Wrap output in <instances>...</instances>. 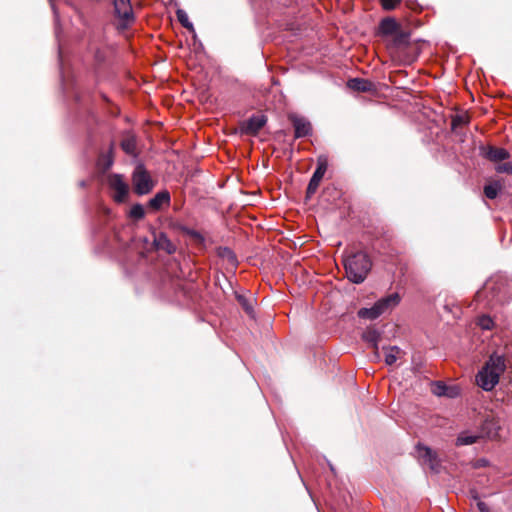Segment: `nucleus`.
Instances as JSON below:
<instances>
[{"label":"nucleus","mask_w":512,"mask_h":512,"mask_svg":"<svg viewBox=\"0 0 512 512\" xmlns=\"http://www.w3.org/2000/svg\"><path fill=\"white\" fill-rule=\"evenodd\" d=\"M400 297L397 293L388 295L387 297L379 299L370 308H361L358 310L357 315L361 319L374 320L387 310L394 308L398 305Z\"/></svg>","instance_id":"4"},{"label":"nucleus","mask_w":512,"mask_h":512,"mask_svg":"<svg viewBox=\"0 0 512 512\" xmlns=\"http://www.w3.org/2000/svg\"><path fill=\"white\" fill-rule=\"evenodd\" d=\"M176 17H177V20L181 23V25L183 27H185L189 32H191L194 37H196V32H195L194 26L189 21L187 13L182 9H178L176 11Z\"/></svg>","instance_id":"25"},{"label":"nucleus","mask_w":512,"mask_h":512,"mask_svg":"<svg viewBox=\"0 0 512 512\" xmlns=\"http://www.w3.org/2000/svg\"><path fill=\"white\" fill-rule=\"evenodd\" d=\"M500 423L499 420L492 417L487 416L481 426V432L483 436H486L490 439H496L499 437Z\"/></svg>","instance_id":"13"},{"label":"nucleus","mask_w":512,"mask_h":512,"mask_svg":"<svg viewBox=\"0 0 512 512\" xmlns=\"http://www.w3.org/2000/svg\"><path fill=\"white\" fill-rule=\"evenodd\" d=\"M153 235V245L157 250H163L168 254H173L176 251V246L170 241L166 233L154 232Z\"/></svg>","instance_id":"15"},{"label":"nucleus","mask_w":512,"mask_h":512,"mask_svg":"<svg viewBox=\"0 0 512 512\" xmlns=\"http://www.w3.org/2000/svg\"><path fill=\"white\" fill-rule=\"evenodd\" d=\"M132 184L134 192L137 195H146L150 193L155 186V182L143 164H137L135 167L132 173Z\"/></svg>","instance_id":"5"},{"label":"nucleus","mask_w":512,"mask_h":512,"mask_svg":"<svg viewBox=\"0 0 512 512\" xmlns=\"http://www.w3.org/2000/svg\"><path fill=\"white\" fill-rule=\"evenodd\" d=\"M371 266L372 263L368 255L363 252H357L344 260L347 278L356 284H360L366 279Z\"/></svg>","instance_id":"2"},{"label":"nucleus","mask_w":512,"mask_h":512,"mask_svg":"<svg viewBox=\"0 0 512 512\" xmlns=\"http://www.w3.org/2000/svg\"><path fill=\"white\" fill-rule=\"evenodd\" d=\"M399 29H401V25L393 17H386L379 23L378 34L382 37H391Z\"/></svg>","instance_id":"14"},{"label":"nucleus","mask_w":512,"mask_h":512,"mask_svg":"<svg viewBox=\"0 0 512 512\" xmlns=\"http://www.w3.org/2000/svg\"><path fill=\"white\" fill-rule=\"evenodd\" d=\"M170 204V193L167 190H163L158 192L153 198H151L148 202V207L158 211L163 205L169 206Z\"/></svg>","instance_id":"20"},{"label":"nucleus","mask_w":512,"mask_h":512,"mask_svg":"<svg viewBox=\"0 0 512 512\" xmlns=\"http://www.w3.org/2000/svg\"><path fill=\"white\" fill-rule=\"evenodd\" d=\"M266 123L267 117L265 115H252L249 119L240 123V132L245 135L256 136Z\"/></svg>","instance_id":"9"},{"label":"nucleus","mask_w":512,"mask_h":512,"mask_svg":"<svg viewBox=\"0 0 512 512\" xmlns=\"http://www.w3.org/2000/svg\"><path fill=\"white\" fill-rule=\"evenodd\" d=\"M116 27L119 30L130 28L136 21L130 0H112Z\"/></svg>","instance_id":"3"},{"label":"nucleus","mask_w":512,"mask_h":512,"mask_svg":"<svg viewBox=\"0 0 512 512\" xmlns=\"http://www.w3.org/2000/svg\"><path fill=\"white\" fill-rule=\"evenodd\" d=\"M470 123V116L466 112L458 113L452 116L451 129L456 131L461 126H466Z\"/></svg>","instance_id":"23"},{"label":"nucleus","mask_w":512,"mask_h":512,"mask_svg":"<svg viewBox=\"0 0 512 512\" xmlns=\"http://www.w3.org/2000/svg\"><path fill=\"white\" fill-rule=\"evenodd\" d=\"M481 155L494 163H499L510 158V153L508 150L493 145L481 147Z\"/></svg>","instance_id":"11"},{"label":"nucleus","mask_w":512,"mask_h":512,"mask_svg":"<svg viewBox=\"0 0 512 512\" xmlns=\"http://www.w3.org/2000/svg\"><path fill=\"white\" fill-rule=\"evenodd\" d=\"M217 255L220 258L227 260L231 265H235L237 263L236 255L228 247H219L217 249Z\"/></svg>","instance_id":"26"},{"label":"nucleus","mask_w":512,"mask_h":512,"mask_svg":"<svg viewBox=\"0 0 512 512\" xmlns=\"http://www.w3.org/2000/svg\"><path fill=\"white\" fill-rule=\"evenodd\" d=\"M382 337V333L375 327L369 326L362 334V339L371 345L373 348L374 356L376 359H380L378 342Z\"/></svg>","instance_id":"12"},{"label":"nucleus","mask_w":512,"mask_h":512,"mask_svg":"<svg viewBox=\"0 0 512 512\" xmlns=\"http://www.w3.org/2000/svg\"><path fill=\"white\" fill-rule=\"evenodd\" d=\"M502 190V184L498 181H494L484 186L483 192L488 199H495L499 192Z\"/></svg>","instance_id":"24"},{"label":"nucleus","mask_w":512,"mask_h":512,"mask_svg":"<svg viewBox=\"0 0 512 512\" xmlns=\"http://www.w3.org/2000/svg\"><path fill=\"white\" fill-rule=\"evenodd\" d=\"M102 98L106 101H108L107 97L105 95H102Z\"/></svg>","instance_id":"35"},{"label":"nucleus","mask_w":512,"mask_h":512,"mask_svg":"<svg viewBox=\"0 0 512 512\" xmlns=\"http://www.w3.org/2000/svg\"><path fill=\"white\" fill-rule=\"evenodd\" d=\"M348 88H350L353 91L357 92H375L376 86L375 84L368 80L363 78H352L349 79L347 82Z\"/></svg>","instance_id":"16"},{"label":"nucleus","mask_w":512,"mask_h":512,"mask_svg":"<svg viewBox=\"0 0 512 512\" xmlns=\"http://www.w3.org/2000/svg\"><path fill=\"white\" fill-rule=\"evenodd\" d=\"M506 369L505 358L492 354L476 375V382L485 391H491L498 384L500 376Z\"/></svg>","instance_id":"1"},{"label":"nucleus","mask_w":512,"mask_h":512,"mask_svg":"<svg viewBox=\"0 0 512 512\" xmlns=\"http://www.w3.org/2000/svg\"><path fill=\"white\" fill-rule=\"evenodd\" d=\"M327 166V157L324 155L319 156L317 159V168L314 171L306 189V198H311L316 193L320 182L327 171Z\"/></svg>","instance_id":"7"},{"label":"nucleus","mask_w":512,"mask_h":512,"mask_svg":"<svg viewBox=\"0 0 512 512\" xmlns=\"http://www.w3.org/2000/svg\"><path fill=\"white\" fill-rule=\"evenodd\" d=\"M497 173H507L512 175V162H504L496 166Z\"/></svg>","instance_id":"31"},{"label":"nucleus","mask_w":512,"mask_h":512,"mask_svg":"<svg viewBox=\"0 0 512 512\" xmlns=\"http://www.w3.org/2000/svg\"><path fill=\"white\" fill-rule=\"evenodd\" d=\"M108 186L114 191L113 199L117 203L126 201L129 193V186L124 181L122 175L111 174L108 176Z\"/></svg>","instance_id":"8"},{"label":"nucleus","mask_w":512,"mask_h":512,"mask_svg":"<svg viewBox=\"0 0 512 512\" xmlns=\"http://www.w3.org/2000/svg\"><path fill=\"white\" fill-rule=\"evenodd\" d=\"M478 325L484 330H489L493 326V320L489 316L484 315L479 318Z\"/></svg>","instance_id":"30"},{"label":"nucleus","mask_w":512,"mask_h":512,"mask_svg":"<svg viewBox=\"0 0 512 512\" xmlns=\"http://www.w3.org/2000/svg\"><path fill=\"white\" fill-rule=\"evenodd\" d=\"M145 216V210L139 203L134 204L130 210V217L136 220H140Z\"/></svg>","instance_id":"28"},{"label":"nucleus","mask_w":512,"mask_h":512,"mask_svg":"<svg viewBox=\"0 0 512 512\" xmlns=\"http://www.w3.org/2000/svg\"><path fill=\"white\" fill-rule=\"evenodd\" d=\"M416 450L418 453V459L421 465L428 466L431 472L435 474H439L442 470V461L439 458L436 451L432 450L430 447L418 444L416 446Z\"/></svg>","instance_id":"6"},{"label":"nucleus","mask_w":512,"mask_h":512,"mask_svg":"<svg viewBox=\"0 0 512 512\" xmlns=\"http://www.w3.org/2000/svg\"><path fill=\"white\" fill-rule=\"evenodd\" d=\"M236 300L249 317H251V318L255 317V311H254V305H253L254 298L253 297L248 298L245 295L236 294Z\"/></svg>","instance_id":"21"},{"label":"nucleus","mask_w":512,"mask_h":512,"mask_svg":"<svg viewBox=\"0 0 512 512\" xmlns=\"http://www.w3.org/2000/svg\"><path fill=\"white\" fill-rule=\"evenodd\" d=\"M389 46L396 49H404L410 47V32L399 29L398 32L391 36Z\"/></svg>","instance_id":"18"},{"label":"nucleus","mask_w":512,"mask_h":512,"mask_svg":"<svg viewBox=\"0 0 512 512\" xmlns=\"http://www.w3.org/2000/svg\"><path fill=\"white\" fill-rule=\"evenodd\" d=\"M288 120L294 127V138L299 139L312 134V125L309 120L303 116L294 113L288 115Z\"/></svg>","instance_id":"10"},{"label":"nucleus","mask_w":512,"mask_h":512,"mask_svg":"<svg viewBox=\"0 0 512 512\" xmlns=\"http://www.w3.org/2000/svg\"><path fill=\"white\" fill-rule=\"evenodd\" d=\"M120 147L122 150L131 156L137 155V138L136 135L130 131H127L123 134L122 140L120 142Z\"/></svg>","instance_id":"17"},{"label":"nucleus","mask_w":512,"mask_h":512,"mask_svg":"<svg viewBox=\"0 0 512 512\" xmlns=\"http://www.w3.org/2000/svg\"><path fill=\"white\" fill-rule=\"evenodd\" d=\"M477 507L480 510V512H492L490 507L485 502L478 501Z\"/></svg>","instance_id":"34"},{"label":"nucleus","mask_w":512,"mask_h":512,"mask_svg":"<svg viewBox=\"0 0 512 512\" xmlns=\"http://www.w3.org/2000/svg\"><path fill=\"white\" fill-rule=\"evenodd\" d=\"M401 2L402 0H379L381 7L386 11L396 9Z\"/></svg>","instance_id":"29"},{"label":"nucleus","mask_w":512,"mask_h":512,"mask_svg":"<svg viewBox=\"0 0 512 512\" xmlns=\"http://www.w3.org/2000/svg\"><path fill=\"white\" fill-rule=\"evenodd\" d=\"M382 350L385 353V363L389 366L397 361L399 354L402 352L397 346L383 347Z\"/></svg>","instance_id":"22"},{"label":"nucleus","mask_w":512,"mask_h":512,"mask_svg":"<svg viewBox=\"0 0 512 512\" xmlns=\"http://www.w3.org/2000/svg\"><path fill=\"white\" fill-rule=\"evenodd\" d=\"M114 143H111L107 152L100 153L97 166L102 172H106L111 168L114 162Z\"/></svg>","instance_id":"19"},{"label":"nucleus","mask_w":512,"mask_h":512,"mask_svg":"<svg viewBox=\"0 0 512 512\" xmlns=\"http://www.w3.org/2000/svg\"><path fill=\"white\" fill-rule=\"evenodd\" d=\"M438 387V391L436 392L438 395H447V396H450V397H453L454 394L453 393H449L448 390L449 388L447 386H445L444 384H441L439 383L437 385Z\"/></svg>","instance_id":"32"},{"label":"nucleus","mask_w":512,"mask_h":512,"mask_svg":"<svg viewBox=\"0 0 512 512\" xmlns=\"http://www.w3.org/2000/svg\"><path fill=\"white\" fill-rule=\"evenodd\" d=\"M188 235H190L196 241L202 242L204 240L203 236L198 231L195 230L188 231Z\"/></svg>","instance_id":"33"},{"label":"nucleus","mask_w":512,"mask_h":512,"mask_svg":"<svg viewBox=\"0 0 512 512\" xmlns=\"http://www.w3.org/2000/svg\"><path fill=\"white\" fill-rule=\"evenodd\" d=\"M480 438L479 435H472V434H469L467 432H463L461 433L457 439H456V445L457 446H462V445H470V444H473L475 442H477V440Z\"/></svg>","instance_id":"27"}]
</instances>
